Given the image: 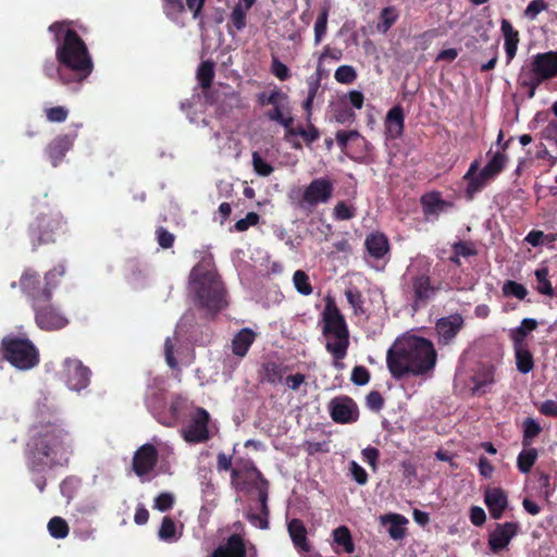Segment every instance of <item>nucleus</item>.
Here are the masks:
<instances>
[{
  "label": "nucleus",
  "instance_id": "dca6fc26",
  "mask_svg": "<svg viewBox=\"0 0 557 557\" xmlns=\"http://www.w3.org/2000/svg\"><path fill=\"white\" fill-rule=\"evenodd\" d=\"M159 460V451L154 445L146 443L141 445L133 456L132 468L135 474L144 478L150 474Z\"/></svg>",
  "mask_w": 557,
  "mask_h": 557
},
{
  "label": "nucleus",
  "instance_id": "393cba45",
  "mask_svg": "<svg viewBox=\"0 0 557 557\" xmlns=\"http://www.w3.org/2000/svg\"><path fill=\"white\" fill-rule=\"evenodd\" d=\"M287 531L295 548L300 553H310L311 546L307 539V528L305 523L294 518L287 522Z\"/></svg>",
  "mask_w": 557,
  "mask_h": 557
},
{
  "label": "nucleus",
  "instance_id": "49530a36",
  "mask_svg": "<svg viewBox=\"0 0 557 557\" xmlns=\"http://www.w3.org/2000/svg\"><path fill=\"white\" fill-rule=\"evenodd\" d=\"M65 274V267L63 264H58L49 270L44 277V282L47 287H49V293L53 294V289H55L60 284L61 280Z\"/></svg>",
  "mask_w": 557,
  "mask_h": 557
},
{
  "label": "nucleus",
  "instance_id": "1a4fd4ad",
  "mask_svg": "<svg viewBox=\"0 0 557 557\" xmlns=\"http://www.w3.org/2000/svg\"><path fill=\"white\" fill-rule=\"evenodd\" d=\"M333 191L334 184L329 177L314 178L295 198V206L307 213H312L319 205L330 201Z\"/></svg>",
  "mask_w": 557,
  "mask_h": 557
},
{
  "label": "nucleus",
  "instance_id": "7c9ffc66",
  "mask_svg": "<svg viewBox=\"0 0 557 557\" xmlns=\"http://www.w3.org/2000/svg\"><path fill=\"white\" fill-rule=\"evenodd\" d=\"M512 138L507 140L503 146L502 150L493 153L490 161L482 169V176H488L491 180L495 178L506 166L508 161V157L505 154V150L508 148V145Z\"/></svg>",
  "mask_w": 557,
  "mask_h": 557
},
{
  "label": "nucleus",
  "instance_id": "f257e3e1",
  "mask_svg": "<svg viewBox=\"0 0 557 557\" xmlns=\"http://www.w3.org/2000/svg\"><path fill=\"white\" fill-rule=\"evenodd\" d=\"M24 454L30 473L66 467L73 454V438L62 423L40 421L29 428Z\"/></svg>",
  "mask_w": 557,
  "mask_h": 557
},
{
  "label": "nucleus",
  "instance_id": "6ab92c4d",
  "mask_svg": "<svg viewBox=\"0 0 557 557\" xmlns=\"http://www.w3.org/2000/svg\"><path fill=\"white\" fill-rule=\"evenodd\" d=\"M323 336L325 337V349L333 358L334 368L343 370L345 368L343 360L347 357L350 344L349 332H338Z\"/></svg>",
  "mask_w": 557,
  "mask_h": 557
},
{
  "label": "nucleus",
  "instance_id": "4c0bfd02",
  "mask_svg": "<svg viewBox=\"0 0 557 557\" xmlns=\"http://www.w3.org/2000/svg\"><path fill=\"white\" fill-rule=\"evenodd\" d=\"M345 296L356 315H362L366 313L364 298L359 288H357L356 286L347 287L345 289Z\"/></svg>",
  "mask_w": 557,
  "mask_h": 557
},
{
  "label": "nucleus",
  "instance_id": "a19ab883",
  "mask_svg": "<svg viewBox=\"0 0 557 557\" xmlns=\"http://www.w3.org/2000/svg\"><path fill=\"white\" fill-rule=\"evenodd\" d=\"M549 271L547 267H541L535 270V277H536V290L541 295H545L548 297H553L555 295L553 285L548 278Z\"/></svg>",
  "mask_w": 557,
  "mask_h": 557
},
{
  "label": "nucleus",
  "instance_id": "f3484780",
  "mask_svg": "<svg viewBox=\"0 0 557 557\" xmlns=\"http://www.w3.org/2000/svg\"><path fill=\"white\" fill-rule=\"evenodd\" d=\"M338 332H349L348 325L334 299L329 297L322 313V335H331Z\"/></svg>",
  "mask_w": 557,
  "mask_h": 557
},
{
  "label": "nucleus",
  "instance_id": "052dcab7",
  "mask_svg": "<svg viewBox=\"0 0 557 557\" xmlns=\"http://www.w3.org/2000/svg\"><path fill=\"white\" fill-rule=\"evenodd\" d=\"M451 249L454 252L457 253V256L461 257H473L478 255V250L475 248L474 243L472 242H466V240H459L453 244Z\"/></svg>",
  "mask_w": 557,
  "mask_h": 557
},
{
  "label": "nucleus",
  "instance_id": "774afa93",
  "mask_svg": "<svg viewBox=\"0 0 557 557\" xmlns=\"http://www.w3.org/2000/svg\"><path fill=\"white\" fill-rule=\"evenodd\" d=\"M174 496L171 493H161L154 498V508L159 511H168L174 505Z\"/></svg>",
  "mask_w": 557,
  "mask_h": 557
},
{
  "label": "nucleus",
  "instance_id": "09e8293b",
  "mask_svg": "<svg viewBox=\"0 0 557 557\" xmlns=\"http://www.w3.org/2000/svg\"><path fill=\"white\" fill-rule=\"evenodd\" d=\"M293 283L296 290L304 295L309 296L312 294L313 288L310 283L308 274L302 270H297L293 275Z\"/></svg>",
  "mask_w": 557,
  "mask_h": 557
},
{
  "label": "nucleus",
  "instance_id": "f8f14e48",
  "mask_svg": "<svg viewBox=\"0 0 557 557\" xmlns=\"http://www.w3.org/2000/svg\"><path fill=\"white\" fill-rule=\"evenodd\" d=\"M18 286L22 293L27 297L30 307L41 301L52 300L49 287L46 286L40 274L32 268H27L23 271Z\"/></svg>",
  "mask_w": 557,
  "mask_h": 557
},
{
  "label": "nucleus",
  "instance_id": "3c124183",
  "mask_svg": "<svg viewBox=\"0 0 557 557\" xmlns=\"http://www.w3.org/2000/svg\"><path fill=\"white\" fill-rule=\"evenodd\" d=\"M441 36V33L437 28L428 29L414 37L416 45L414 49L420 51H425L431 47L434 39Z\"/></svg>",
  "mask_w": 557,
  "mask_h": 557
},
{
  "label": "nucleus",
  "instance_id": "338daca9",
  "mask_svg": "<svg viewBox=\"0 0 557 557\" xmlns=\"http://www.w3.org/2000/svg\"><path fill=\"white\" fill-rule=\"evenodd\" d=\"M259 220H260V216H259L258 213H256V212H248L244 219H240V220H238L235 223L234 228L237 232H245L250 226L257 225Z\"/></svg>",
  "mask_w": 557,
  "mask_h": 557
},
{
  "label": "nucleus",
  "instance_id": "58836bf2",
  "mask_svg": "<svg viewBox=\"0 0 557 557\" xmlns=\"http://www.w3.org/2000/svg\"><path fill=\"white\" fill-rule=\"evenodd\" d=\"M197 79L202 89H209L214 79V63L206 60L200 63L197 70Z\"/></svg>",
  "mask_w": 557,
  "mask_h": 557
},
{
  "label": "nucleus",
  "instance_id": "5fc2aeb1",
  "mask_svg": "<svg viewBox=\"0 0 557 557\" xmlns=\"http://www.w3.org/2000/svg\"><path fill=\"white\" fill-rule=\"evenodd\" d=\"M334 78L339 84L349 85L357 79V72L351 65H341L336 69Z\"/></svg>",
  "mask_w": 557,
  "mask_h": 557
},
{
  "label": "nucleus",
  "instance_id": "ddd939ff",
  "mask_svg": "<svg viewBox=\"0 0 557 557\" xmlns=\"http://www.w3.org/2000/svg\"><path fill=\"white\" fill-rule=\"evenodd\" d=\"M210 414L202 407H196L190 413L188 423L182 430L183 438L190 444L205 443L210 440Z\"/></svg>",
  "mask_w": 557,
  "mask_h": 557
},
{
  "label": "nucleus",
  "instance_id": "9d476101",
  "mask_svg": "<svg viewBox=\"0 0 557 557\" xmlns=\"http://www.w3.org/2000/svg\"><path fill=\"white\" fill-rule=\"evenodd\" d=\"M257 481L253 483V488L258 493V510L257 512L247 511L246 519L256 528L268 530L270 528V508L268 506L270 482L264 478L262 472L255 468Z\"/></svg>",
  "mask_w": 557,
  "mask_h": 557
},
{
  "label": "nucleus",
  "instance_id": "aec40b11",
  "mask_svg": "<svg viewBox=\"0 0 557 557\" xmlns=\"http://www.w3.org/2000/svg\"><path fill=\"white\" fill-rule=\"evenodd\" d=\"M465 321L461 314L454 313L437 320L435 330L440 345H448L463 327Z\"/></svg>",
  "mask_w": 557,
  "mask_h": 557
},
{
  "label": "nucleus",
  "instance_id": "72a5a7b5",
  "mask_svg": "<svg viewBox=\"0 0 557 557\" xmlns=\"http://www.w3.org/2000/svg\"><path fill=\"white\" fill-rule=\"evenodd\" d=\"M383 523L389 522L388 534L393 540H401L406 535L405 524L408 520L399 513H389L382 517Z\"/></svg>",
  "mask_w": 557,
  "mask_h": 557
},
{
  "label": "nucleus",
  "instance_id": "2f4dec72",
  "mask_svg": "<svg viewBox=\"0 0 557 557\" xmlns=\"http://www.w3.org/2000/svg\"><path fill=\"white\" fill-rule=\"evenodd\" d=\"M288 371V366L275 361H267L262 364L263 380L273 385L281 383Z\"/></svg>",
  "mask_w": 557,
  "mask_h": 557
},
{
  "label": "nucleus",
  "instance_id": "f704fd0d",
  "mask_svg": "<svg viewBox=\"0 0 557 557\" xmlns=\"http://www.w3.org/2000/svg\"><path fill=\"white\" fill-rule=\"evenodd\" d=\"M537 327V321L532 318H525L521 321L520 326L511 331L510 337L513 346L528 345L525 337Z\"/></svg>",
  "mask_w": 557,
  "mask_h": 557
},
{
  "label": "nucleus",
  "instance_id": "bf43d9fd",
  "mask_svg": "<svg viewBox=\"0 0 557 557\" xmlns=\"http://www.w3.org/2000/svg\"><path fill=\"white\" fill-rule=\"evenodd\" d=\"M299 136L304 139L307 146H310L314 141L320 138V131L315 127L310 121L308 122V126H298Z\"/></svg>",
  "mask_w": 557,
  "mask_h": 557
},
{
  "label": "nucleus",
  "instance_id": "8fccbe9b",
  "mask_svg": "<svg viewBox=\"0 0 557 557\" xmlns=\"http://www.w3.org/2000/svg\"><path fill=\"white\" fill-rule=\"evenodd\" d=\"M48 531L54 539H64L67 536L70 528L63 518L53 517L48 522Z\"/></svg>",
  "mask_w": 557,
  "mask_h": 557
},
{
  "label": "nucleus",
  "instance_id": "9b49d317",
  "mask_svg": "<svg viewBox=\"0 0 557 557\" xmlns=\"http://www.w3.org/2000/svg\"><path fill=\"white\" fill-rule=\"evenodd\" d=\"M36 325L46 332L64 329L69 324L66 315L51 300L32 306Z\"/></svg>",
  "mask_w": 557,
  "mask_h": 557
},
{
  "label": "nucleus",
  "instance_id": "e2e57ef3",
  "mask_svg": "<svg viewBox=\"0 0 557 557\" xmlns=\"http://www.w3.org/2000/svg\"><path fill=\"white\" fill-rule=\"evenodd\" d=\"M335 121L339 124H352L356 119V114L351 108L347 106H339L334 110Z\"/></svg>",
  "mask_w": 557,
  "mask_h": 557
},
{
  "label": "nucleus",
  "instance_id": "6e6552de",
  "mask_svg": "<svg viewBox=\"0 0 557 557\" xmlns=\"http://www.w3.org/2000/svg\"><path fill=\"white\" fill-rule=\"evenodd\" d=\"M557 76V51H548L533 55L530 63L523 65L518 75V84L524 87L544 82Z\"/></svg>",
  "mask_w": 557,
  "mask_h": 557
},
{
  "label": "nucleus",
  "instance_id": "a211bd4d",
  "mask_svg": "<svg viewBox=\"0 0 557 557\" xmlns=\"http://www.w3.org/2000/svg\"><path fill=\"white\" fill-rule=\"evenodd\" d=\"M517 522L496 523L495 529L490 532L487 544L492 553L498 554L506 549L511 540L519 532Z\"/></svg>",
  "mask_w": 557,
  "mask_h": 557
},
{
  "label": "nucleus",
  "instance_id": "603ef678",
  "mask_svg": "<svg viewBox=\"0 0 557 557\" xmlns=\"http://www.w3.org/2000/svg\"><path fill=\"white\" fill-rule=\"evenodd\" d=\"M287 99V95L278 89H273L270 92H260L257 97V102L261 107L276 106Z\"/></svg>",
  "mask_w": 557,
  "mask_h": 557
},
{
  "label": "nucleus",
  "instance_id": "37998d69",
  "mask_svg": "<svg viewBox=\"0 0 557 557\" xmlns=\"http://www.w3.org/2000/svg\"><path fill=\"white\" fill-rule=\"evenodd\" d=\"M541 432H542V426L540 425V423L532 418H527L523 422L522 446L524 448L530 447L533 440Z\"/></svg>",
  "mask_w": 557,
  "mask_h": 557
},
{
  "label": "nucleus",
  "instance_id": "c85d7f7f",
  "mask_svg": "<svg viewBox=\"0 0 557 557\" xmlns=\"http://www.w3.org/2000/svg\"><path fill=\"white\" fill-rule=\"evenodd\" d=\"M500 30L504 36V47L507 57V63L511 62V60L516 57L519 44V32L513 28L512 24L503 18L500 23Z\"/></svg>",
  "mask_w": 557,
  "mask_h": 557
},
{
  "label": "nucleus",
  "instance_id": "20e7f679",
  "mask_svg": "<svg viewBox=\"0 0 557 557\" xmlns=\"http://www.w3.org/2000/svg\"><path fill=\"white\" fill-rule=\"evenodd\" d=\"M195 305L214 315L227 306L226 289L209 260L198 262L189 274Z\"/></svg>",
  "mask_w": 557,
  "mask_h": 557
},
{
  "label": "nucleus",
  "instance_id": "c9c22d12",
  "mask_svg": "<svg viewBox=\"0 0 557 557\" xmlns=\"http://www.w3.org/2000/svg\"><path fill=\"white\" fill-rule=\"evenodd\" d=\"M334 543L342 547V552L352 554L355 544L352 542L351 533L346 525H341L333 531Z\"/></svg>",
  "mask_w": 557,
  "mask_h": 557
},
{
  "label": "nucleus",
  "instance_id": "39448f33",
  "mask_svg": "<svg viewBox=\"0 0 557 557\" xmlns=\"http://www.w3.org/2000/svg\"><path fill=\"white\" fill-rule=\"evenodd\" d=\"M407 292L414 310L425 307L441 292L442 284L432 281L428 264H411L407 269Z\"/></svg>",
  "mask_w": 557,
  "mask_h": 557
},
{
  "label": "nucleus",
  "instance_id": "5701e85b",
  "mask_svg": "<svg viewBox=\"0 0 557 557\" xmlns=\"http://www.w3.org/2000/svg\"><path fill=\"white\" fill-rule=\"evenodd\" d=\"M246 545L240 534H232L225 543L219 545L211 557H246Z\"/></svg>",
  "mask_w": 557,
  "mask_h": 557
},
{
  "label": "nucleus",
  "instance_id": "a878e982",
  "mask_svg": "<svg viewBox=\"0 0 557 557\" xmlns=\"http://www.w3.org/2000/svg\"><path fill=\"white\" fill-rule=\"evenodd\" d=\"M364 246L368 253L374 259H382L391 249L387 236L381 232L369 234L366 237Z\"/></svg>",
  "mask_w": 557,
  "mask_h": 557
},
{
  "label": "nucleus",
  "instance_id": "680f3d73",
  "mask_svg": "<svg viewBox=\"0 0 557 557\" xmlns=\"http://www.w3.org/2000/svg\"><path fill=\"white\" fill-rule=\"evenodd\" d=\"M252 165L255 172L260 176H269L274 170L258 152L252 153Z\"/></svg>",
  "mask_w": 557,
  "mask_h": 557
},
{
  "label": "nucleus",
  "instance_id": "69168bd1",
  "mask_svg": "<svg viewBox=\"0 0 557 557\" xmlns=\"http://www.w3.org/2000/svg\"><path fill=\"white\" fill-rule=\"evenodd\" d=\"M350 379L355 385L363 386V385L368 384L370 381V372L363 366H356V367H354V369L351 371Z\"/></svg>",
  "mask_w": 557,
  "mask_h": 557
},
{
  "label": "nucleus",
  "instance_id": "c03bdc74",
  "mask_svg": "<svg viewBox=\"0 0 557 557\" xmlns=\"http://www.w3.org/2000/svg\"><path fill=\"white\" fill-rule=\"evenodd\" d=\"M320 81H321V74H318L314 78L310 77L308 79V96H307V99L304 101V104H302L304 110L307 113V121L308 122L311 119L312 104H313V100H314V98L317 96V92L319 90V87H320Z\"/></svg>",
  "mask_w": 557,
  "mask_h": 557
},
{
  "label": "nucleus",
  "instance_id": "de8ad7c7",
  "mask_svg": "<svg viewBox=\"0 0 557 557\" xmlns=\"http://www.w3.org/2000/svg\"><path fill=\"white\" fill-rule=\"evenodd\" d=\"M398 13L394 7H386L380 13L377 30L385 34L397 21Z\"/></svg>",
  "mask_w": 557,
  "mask_h": 557
},
{
  "label": "nucleus",
  "instance_id": "2eb2a0df",
  "mask_svg": "<svg viewBox=\"0 0 557 557\" xmlns=\"http://www.w3.org/2000/svg\"><path fill=\"white\" fill-rule=\"evenodd\" d=\"M329 411L332 420L339 424L354 423L359 419L358 406L349 396H337L331 399Z\"/></svg>",
  "mask_w": 557,
  "mask_h": 557
},
{
  "label": "nucleus",
  "instance_id": "7ed1b4c3",
  "mask_svg": "<svg viewBox=\"0 0 557 557\" xmlns=\"http://www.w3.org/2000/svg\"><path fill=\"white\" fill-rule=\"evenodd\" d=\"M437 362L433 343L421 336L397 341L386 355L387 369L396 380L408 375L423 376L432 372Z\"/></svg>",
  "mask_w": 557,
  "mask_h": 557
},
{
  "label": "nucleus",
  "instance_id": "cd10ccee",
  "mask_svg": "<svg viewBox=\"0 0 557 557\" xmlns=\"http://www.w3.org/2000/svg\"><path fill=\"white\" fill-rule=\"evenodd\" d=\"M421 206L426 216L438 215L446 209L451 208L453 203L444 200L438 191H432L421 197Z\"/></svg>",
  "mask_w": 557,
  "mask_h": 557
},
{
  "label": "nucleus",
  "instance_id": "bb28decb",
  "mask_svg": "<svg viewBox=\"0 0 557 557\" xmlns=\"http://www.w3.org/2000/svg\"><path fill=\"white\" fill-rule=\"evenodd\" d=\"M73 139L70 135L57 136L47 147V154L53 166H57L72 148Z\"/></svg>",
  "mask_w": 557,
  "mask_h": 557
},
{
  "label": "nucleus",
  "instance_id": "79ce46f5",
  "mask_svg": "<svg viewBox=\"0 0 557 557\" xmlns=\"http://www.w3.org/2000/svg\"><path fill=\"white\" fill-rule=\"evenodd\" d=\"M336 143L341 147L342 150H345L348 146L349 141H355L358 145L367 146V139L360 135V133L356 129L352 131H338L336 133Z\"/></svg>",
  "mask_w": 557,
  "mask_h": 557
},
{
  "label": "nucleus",
  "instance_id": "4d7b16f0",
  "mask_svg": "<svg viewBox=\"0 0 557 557\" xmlns=\"http://www.w3.org/2000/svg\"><path fill=\"white\" fill-rule=\"evenodd\" d=\"M327 16H329V10L326 8L322 9V11L319 13L315 24H314V41L315 44H319L322 40V37L326 33V26H327Z\"/></svg>",
  "mask_w": 557,
  "mask_h": 557
},
{
  "label": "nucleus",
  "instance_id": "0e129e2a",
  "mask_svg": "<svg viewBox=\"0 0 557 557\" xmlns=\"http://www.w3.org/2000/svg\"><path fill=\"white\" fill-rule=\"evenodd\" d=\"M158 244L163 249L172 248L175 242V236L166 228L159 226L156 230Z\"/></svg>",
  "mask_w": 557,
  "mask_h": 557
},
{
  "label": "nucleus",
  "instance_id": "864d4df0",
  "mask_svg": "<svg viewBox=\"0 0 557 557\" xmlns=\"http://www.w3.org/2000/svg\"><path fill=\"white\" fill-rule=\"evenodd\" d=\"M158 534L161 540L166 541V542H172L177 539L176 537V525H175L174 520L171 517H169V516L163 517Z\"/></svg>",
  "mask_w": 557,
  "mask_h": 557
},
{
  "label": "nucleus",
  "instance_id": "4be33fe9",
  "mask_svg": "<svg viewBox=\"0 0 557 557\" xmlns=\"http://www.w3.org/2000/svg\"><path fill=\"white\" fill-rule=\"evenodd\" d=\"M484 503L488 509L490 516L498 520L503 517L508 507V497L499 487H490L485 491Z\"/></svg>",
  "mask_w": 557,
  "mask_h": 557
},
{
  "label": "nucleus",
  "instance_id": "6e6d98bb",
  "mask_svg": "<svg viewBox=\"0 0 557 557\" xmlns=\"http://www.w3.org/2000/svg\"><path fill=\"white\" fill-rule=\"evenodd\" d=\"M503 293L506 296H513L520 300H523L528 295V290L522 284L510 280L504 283Z\"/></svg>",
  "mask_w": 557,
  "mask_h": 557
},
{
  "label": "nucleus",
  "instance_id": "f03ea898",
  "mask_svg": "<svg viewBox=\"0 0 557 557\" xmlns=\"http://www.w3.org/2000/svg\"><path fill=\"white\" fill-rule=\"evenodd\" d=\"M70 25L67 21H58L48 28L53 34L57 45L55 59L60 63L59 81L64 85L82 83L94 70L87 45Z\"/></svg>",
  "mask_w": 557,
  "mask_h": 557
},
{
  "label": "nucleus",
  "instance_id": "c756f323",
  "mask_svg": "<svg viewBox=\"0 0 557 557\" xmlns=\"http://www.w3.org/2000/svg\"><path fill=\"white\" fill-rule=\"evenodd\" d=\"M257 338V333L249 327H244L232 339V352L243 358Z\"/></svg>",
  "mask_w": 557,
  "mask_h": 557
},
{
  "label": "nucleus",
  "instance_id": "a18cd8bd",
  "mask_svg": "<svg viewBox=\"0 0 557 557\" xmlns=\"http://www.w3.org/2000/svg\"><path fill=\"white\" fill-rule=\"evenodd\" d=\"M468 182L465 196L467 200H472L474 195L478 194L483 189L485 186V183L490 181L491 178L488 176H482V170L478 175H474L470 178H463Z\"/></svg>",
  "mask_w": 557,
  "mask_h": 557
},
{
  "label": "nucleus",
  "instance_id": "b1692460",
  "mask_svg": "<svg viewBox=\"0 0 557 557\" xmlns=\"http://www.w3.org/2000/svg\"><path fill=\"white\" fill-rule=\"evenodd\" d=\"M405 128V113L400 104L394 106L385 117V134L389 139L403 136Z\"/></svg>",
  "mask_w": 557,
  "mask_h": 557
},
{
  "label": "nucleus",
  "instance_id": "ea45409f",
  "mask_svg": "<svg viewBox=\"0 0 557 557\" xmlns=\"http://www.w3.org/2000/svg\"><path fill=\"white\" fill-rule=\"evenodd\" d=\"M537 459V450L532 447L524 448L517 458V468L521 473H529Z\"/></svg>",
  "mask_w": 557,
  "mask_h": 557
},
{
  "label": "nucleus",
  "instance_id": "412c9836",
  "mask_svg": "<svg viewBox=\"0 0 557 557\" xmlns=\"http://www.w3.org/2000/svg\"><path fill=\"white\" fill-rule=\"evenodd\" d=\"M495 372L496 368L493 364L482 363L475 369L471 376L473 396H482L490 391L495 383Z\"/></svg>",
  "mask_w": 557,
  "mask_h": 557
},
{
  "label": "nucleus",
  "instance_id": "4468645a",
  "mask_svg": "<svg viewBox=\"0 0 557 557\" xmlns=\"http://www.w3.org/2000/svg\"><path fill=\"white\" fill-rule=\"evenodd\" d=\"M91 371L75 358H66L63 362V379L66 386L75 392L86 388L90 383Z\"/></svg>",
  "mask_w": 557,
  "mask_h": 557
},
{
  "label": "nucleus",
  "instance_id": "13d9d810",
  "mask_svg": "<svg viewBox=\"0 0 557 557\" xmlns=\"http://www.w3.org/2000/svg\"><path fill=\"white\" fill-rule=\"evenodd\" d=\"M163 12L168 17L175 18L178 14L185 11L183 0H161Z\"/></svg>",
  "mask_w": 557,
  "mask_h": 557
},
{
  "label": "nucleus",
  "instance_id": "473e14b6",
  "mask_svg": "<svg viewBox=\"0 0 557 557\" xmlns=\"http://www.w3.org/2000/svg\"><path fill=\"white\" fill-rule=\"evenodd\" d=\"M517 370L527 374L534 368V359L528 345L513 346Z\"/></svg>",
  "mask_w": 557,
  "mask_h": 557
},
{
  "label": "nucleus",
  "instance_id": "e433bc0d",
  "mask_svg": "<svg viewBox=\"0 0 557 557\" xmlns=\"http://www.w3.org/2000/svg\"><path fill=\"white\" fill-rule=\"evenodd\" d=\"M247 12L244 10L242 3H236L231 12L230 22L227 24L228 34L233 35L232 27L235 30L240 32L246 27L247 24Z\"/></svg>",
  "mask_w": 557,
  "mask_h": 557
},
{
  "label": "nucleus",
  "instance_id": "423d86ee",
  "mask_svg": "<svg viewBox=\"0 0 557 557\" xmlns=\"http://www.w3.org/2000/svg\"><path fill=\"white\" fill-rule=\"evenodd\" d=\"M0 351L4 360L21 371L30 370L40 361L38 348L27 337L4 336L0 344Z\"/></svg>",
  "mask_w": 557,
  "mask_h": 557
},
{
  "label": "nucleus",
  "instance_id": "0eeeda50",
  "mask_svg": "<svg viewBox=\"0 0 557 557\" xmlns=\"http://www.w3.org/2000/svg\"><path fill=\"white\" fill-rule=\"evenodd\" d=\"M66 232V223L59 212L40 213L28 226L33 251L41 245L54 244Z\"/></svg>",
  "mask_w": 557,
  "mask_h": 557
}]
</instances>
